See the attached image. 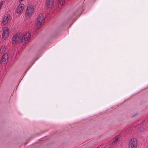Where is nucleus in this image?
I'll return each instance as SVG.
<instances>
[{"mask_svg": "<svg viewBox=\"0 0 148 148\" xmlns=\"http://www.w3.org/2000/svg\"><path fill=\"white\" fill-rule=\"evenodd\" d=\"M45 21L44 16L42 14L39 15L38 19V21L36 23V28L37 29L40 28L41 25L43 24Z\"/></svg>", "mask_w": 148, "mask_h": 148, "instance_id": "1", "label": "nucleus"}, {"mask_svg": "<svg viewBox=\"0 0 148 148\" xmlns=\"http://www.w3.org/2000/svg\"><path fill=\"white\" fill-rule=\"evenodd\" d=\"M30 36L29 33V32H27L24 35H22L21 34V42L23 44H26L28 42V40L29 39Z\"/></svg>", "mask_w": 148, "mask_h": 148, "instance_id": "2", "label": "nucleus"}, {"mask_svg": "<svg viewBox=\"0 0 148 148\" xmlns=\"http://www.w3.org/2000/svg\"><path fill=\"white\" fill-rule=\"evenodd\" d=\"M137 144V142L136 139L135 138H132L129 141V148H136Z\"/></svg>", "mask_w": 148, "mask_h": 148, "instance_id": "3", "label": "nucleus"}, {"mask_svg": "<svg viewBox=\"0 0 148 148\" xmlns=\"http://www.w3.org/2000/svg\"><path fill=\"white\" fill-rule=\"evenodd\" d=\"M34 12V6L32 5H28L26 10V14L28 16H31Z\"/></svg>", "mask_w": 148, "mask_h": 148, "instance_id": "4", "label": "nucleus"}, {"mask_svg": "<svg viewBox=\"0 0 148 148\" xmlns=\"http://www.w3.org/2000/svg\"><path fill=\"white\" fill-rule=\"evenodd\" d=\"M21 34H19L14 36L12 38V42L13 44H15L21 41Z\"/></svg>", "mask_w": 148, "mask_h": 148, "instance_id": "5", "label": "nucleus"}, {"mask_svg": "<svg viewBox=\"0 0 148 148\" xmlns=\"http://www.w3.org/2000/svg\"><path fill=\"white\" fill-rule=\"evenodd\" d=\"M9 34V29L7 27H5L3 28V33L2 35V37L4 39L6 38L8 36Z\"/></svg>", "mask_w": 148, "mask_h": 148, "instance_id": "6", "label": "nucleus"}, {"mask_svg": "<svg viewBox=\"0 0 148 148\" xmlns=\"http://www.w3.org/2000/svg\"><path fill=\"white\" fill-rule=\"evenodd\" d=\"M8 59V55L7 53H4L2 57L1 60V63L2 64H5L7 62V60Z\"/></svg>", "mask_w": 148, "mask_h": 148, "instance_id": "7", "label": "nucleus"}, {"mask_svg": "<svg viewBox=\"0 0 148 148\" xmlns=\"http://www.w3.org/2000/svg\"><path fill=\"white\" fill-rule=\"evenodd\" d=\"M24 8V5L23 4L20 3L18 7L17 10V13L19 14H21L23 12Z\"/></svg>", "mask_w": 148, "mask_h": 148, "instance_id": "8", "label": "nucleus"}, {"mask_svg": "<svg viewBox=\"0 0 148 148\" xmlns=\"http://www.w3.org/2000/svg\"><path fill=\"white\" fill-rule=\"evenodd\" d=\"M53 2V0H46V5L48 8L52 6Z\"/></svg>", "mask_w": 148, "mask_h": 148, "instance_id": "9", "label": "nucleus"}, {"mask_svg": "<svg viewBox=\"0 0 148 148\" xmlns=\"http://www.w3.org/2000/svg\"><path fill=\"white\" fill-rule=\"evenodd\" d=\"M10 18V15H8L7 16H5L3 18V23L5 25L8 22V20H9Z\"/></svg>", "mask_w": 148, "mask_h": 148, "instance_id": "10", "label": "nucleus"}, {"mask_svg": "<svg viewBox=\"0 0 148 148\" xmlns=\"http://www.w3.org/2000/svg\"><path fill=\"white\" fill-rule=\"evenodd\" d=\"M6 49V46L2 45L0 47V53H3L5 51Z\"/></svg>", "mask_w": 148, "mask_h": 148, "instance_id": "11", "label": "nucleus"}, {"mask_svg": "<svg viewBox=\"0 0 148 148\" xmlns=\"http://www.w3.org/2000/svg\"><path fill=\"white\" fill-rule=\"evenodd\" d=\"M59 2L60 5L62 6L65 3V0H59Z\"/></svg>", "mask_w": 148, "mask_h": 148, "instance_id": "12", "label": "nucleus"}, {"mask_svg": "<svg viewBox=\"0 0 148 148\" xmlns=\"http://www.w3.org/2000/svg\"><path fill=\"white\" fill-rule=\"evenodd\" d=\"M118 140V138L117 137H116L115 140L113 141L112 143L113 144H115L116 142H117Z\"/></svg>", "mask_w": 148, "mask_h": 148, "instance_id": "13", "label": "nucleus"}, {"mask_svg": "<svg viewBox=\"0 0 148 148\" xmlns=\"http://www.w3.org/2000/svg\"><path fill=\"white\" fill-rule=\"evenodd\" d=\"M3 4V1H1L0 2V10L1 9V8L2 7Z\"/></svg>", "mask_w": 148, "mask_h": 148, "instance_id": "14", "label": "nucleus"}]
</instances>
